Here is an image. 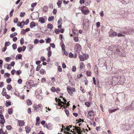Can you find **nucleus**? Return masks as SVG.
Returning a JSON list of instances; mask_svg holds the SVG:
<instances>
[{"instance_id": "f257e3e1", "label": "nucleus", "mask_w": 134, "mask_h": 134, "mask_svg": "<svg viewBox=\"0 0 134 134\" xmlns=\"http://www.w3.org/2000/svg\"><path fill=\"white\" fill-rule=\"evenodd\" d=\"M132 102L131 104L129 105L126 106L124 110L125 112L126 113H128L130 110H134V104Z\"/></svg>"}, {"instance_id": "f03ea898", "label": "nucleus", "mask_w": 134, "mask_h": 134, "mask_svg": "<svg viewBox=\"0 0 134 134\" xmlns=\"http://www.w3.org/2000/svg\"><path fill=\"white\" fill-rule=\"evenodd\" d=\"M73 127L74 129H73V130H74V129L77 132V133H81L83 131L84 133H86V132H87L88 130L87 129H86L85 131V130L83 129V130H81L80 128L79 127H77L76 126H73Z\"/></svg>"}, {"instance_id": "7ed1b4c3", "label": "nucleus", "mask_w": 134, "mask_h": 134, "mask_svg": "<svg viewBox=\"0 0 134 134\" xmlns=\"http://www.w3.org/2000/svg\"><path fill=\"white\" fill-rule=\"evenodd\" d=\"M120 127L124 131L130 129V127L129 125L121 124L120 125Z\"/></svg>"}, {"instance_id": "20e7f679", "label": "nucleus", "mask_w": 134, "mask_h": 134, "mask_svg": "<svg viewBox=\"0 0 134 134\" xmlns=\"http://www.w3.org/2000/svg\"><path fill=\"white\" fill-rule=\"evenodd\" d=\"M69 87L67 88V91L69 94L70 95H71L72 94L73 92H74L75 90L74 88Z\"/></svg>"}, {"instance_id": "39448f33", "label": "nucleus", "mask_w": 134, "mask_h": 134, "mask_svg": "<svg viewBox=\"0 0 134 134\" xmlns=\"http://www.w3.org/2000/svg\"><path fill=\"white\" fill-rule=\"evenodd\" d=\"M81 45L78 43H77L75 46V50L79 52L81 49Z\"/></svg>"}, {"instance_id": "423d86ee", "label": "nucleus", "mask_w": 134, "mask_h": 134, "mask_svg": "<svg viewBox=\"0 0 134 134\" xmlns=\"http://www.w3.org/2000/svg\"><path fill=\"white\" fill-rule=\"evenodd\" d=\"M133 32H134L133 29L130 28L127 30V33L130 34H132Z\"/></svg>"}, {"instance_id": "0eeeda50", "label": "nucleus", "mask_w": 134, "mask_h": 134, "mask_svg": "<svg viewBox=\"0 0 134 134\" xmlns=\"http://www.w3.org/2000/svg\"><path fill=\"white\" fill-rule=\"evenodd\" d=\"M25 24V21H23L21 23H19V25L17 24V26L18 27H20L21 28H22Z\"/></svg>"}, {"instance_id": "6e6552de", "label": "nucleus", "mask_w": 134, "mask_h": 134, "mask_svg": "<svg viewBox=\"0 0 134 134\" xmlns=\"http://www.w3.org/2000/svg\"><path fill=\"white\" fill-rule=\"evenodd\" d=\"M72 126L69 125L66 128L65 130V131L64 132L65 133H69V132H67L66 131H70V128H72Z\"/></svg>"}, {"instance_id": "1a4fd4ad", "label": "nucleus", "mask_w": 134, "mask_h": 134, "mask_svg": "<svg viewBox=\"0 0 134 134\" xmlns=\"http://www.w3.org/2000/svg\"><path fill=\"white\" fill-rule=\"evenodd\" d=\"M59 105L61 107H63L65 108H67V106H66V105H64L62 104H63L64 105H65L64 102L61 101L60 103H59Z\"/></svg>"}, {"instance_id": "9d476101", "label": "nucleus", "mask_w": 134, "mask_h": 134, "mask_svg": "<svg viewBox=\"0 0 134 134\" xmlns=\"http://www.w3.org/2000/svg\"><path fill=\"white\" fill-rule=\"evenodd\" d=\"M46 127L49 130H51L53 127L51 123H49L46 125Z\"/></svg>"}, {"instance_id": "9b49d317", "label": "nucleus", "mask_w": 134, "mask_h": 134, "mask_svg": "<svg viewBox=\"0 0 134 134\" xmlns=\"http://www.w3.org/2000/svg\"><path fill=\"white\" fill-rule=\"evenodd\" d=\"M39 21L42 24H43L45 22L44 19L43 17H40L39 18Z\"/></svg>"}, {"instance_id": "f8f14e48", "label": "nucleus", "mask_w": 134, "mask_h": 134, "mask_svg": "<svg viewBox=\"0 0 134 134\" xmlns=\"http://www.w3.org/2000/svg\"><path fill=\"white\" fill-rule=\"evenodd\" d=\"M18 121L19 126H22L24 125V122L23 121L18 120Z\"/></svg>"}, {"instance_id": "ddd939ff", "label": "nucleus", "mask_w": 134, "mask_h": 134, "mask_svg": "<svg viewBox=\"0 0 134 134\" xmlns=\"http://www.w3.org/2000/svg\"><path fill=\"white\" fill-rule=\"evenodd\" d=\"M62 0H59L57 3V4L58 6V7L60 8L61 7V4L62 3Z\"/></svg>"}, {"instance_id": "4468645a", "label": "nucleus", "mask_w": 134, "mask_h": 134, "mask_svg": "<svg viewBox=\"0 0 134 134\" xmlns=\"http://www.w3.org/2000/svg\"><path fill=\"white\" fill-rule=\"evenodd\" d=\"M85 15H86L88 14L89 11L88 9L84 10L81 11Z\"/></svg>"}, {"instance_id": "2eb2a0df", "label": "nucleus", "mask_w": 134, "mask_h": 134, "mask_svg": "<svg viewBox=\"0 0 134 134\" xmlns=\"http://www.w3.org/2000/svg\"><path fill=\"white\" fill-rule=\"evenodd\" d=\"M25 130L27 133H29L31 130V128L30 127L26 126L25 127Z\"/></svg>"}, {"instance_id": "dca6fc26", "label": "nucleus", "mask_w": 134, "mask_h": 134, "mask_svg": "<svg viewBox=\"0 0 134 134\" xmlns=\"http://www.w3.org/2000/svg\"><path fill=\"white\" fill-rule=\"evenodd\" d=\"M113 45L110 46L108 48L109 49L113 52H115V51L113 50Z\"/></svg>"}, {"instance_id": "f3484780", "label": "nucleus", "mask_w": 134, "mask_h": 134, "mask_svg": "<svg viewBox=\"0 0 134 134\" xmlns=\"http://www.w3.org/2000/svg\"><path fill=\"white\" fill-rule=\"evenodd\" d=\"M1 118V119L0 120V124H4L5 121L4 118Z\"/></svg>"}, {"instance_id": "a211bd4d", "label": "nucleus", "mask_w": 134, "mask_h": 134, "mask_svg": "<svg viewBox=\"0 0 134 134\" xmlns=\"http://www.w3.org/2000/svg\"><path fill=\"white\" fill-rule=\"evenodd\" d=\"M10 74L7 72H5L4 75V77L5 78L9 77L10 76Z\"/></svg>"}, {"instance_id": "6ab92c4d", "label": "nucleus", "mask_w": 134, "mask_h": 134, "mask_svg": "<svg viewBox=\"0 0 134 134\" xmlns=\"http://www.w3.org/2000/svg\"><path fill=\"white\" fill-rule=\"evenodd\" d=\"M35 22H32L30 24V26L31 28H32L35 27Z\"/></svg>"}, {"instance_id": "aec40b11", "label": "nucleus", "mask_w": 134, "mask_h": 134, "mask_svg": "<svg viewBox=\"0 0 134 134\" xmlns=\"http://www.w3.org/2000/svg\"><path fill=\"white\" fill-rule=\"evenodd\" d=\"M53 26L51 24H49L47 25V27L48 29H49L50 30L52 29Z\"/></svg>"}, {"instance_id": "412c9836", "label": "nucleus", "mask_w": 134, "mask_h": 134, "mask_svg": "<svg viewBox=\"0 0 134 134\" xmlns=\"http://www.w3.org/2000/svg\"><path fill=\"white\" fill-rule=\"evenodd\" d=\"M85 64L84 63L82 62H81L80 63V68L81 69L84 68Z\"/></svg>"}, {"instance_id": "4be33fe9", "label": "nucleus", "mask_w": 134, "mask_h": 134, "mask_svg": "<svg viewBox=\"0 0 134 134\" xmlns=\"http://www.w3.org/2000/svg\"><path fill=\"white\" fill-rule=\"evenodd\" d=\"M26 102L27 105H31L32 103L31 101L30 100L28 99L26 100Z\"/></svg>"}, {"instance_id": "5701e85b", "label": "nucleus", "mask_w": 134, "mask_h": 134, "mask_svg": "<svg viewBox=\"0 0 134 134\" xmlns=\"http://www.w3.org/2000/svg\"><path fill=\"white\" fill-rule=\"evenodd\" d=\"M40 72L42 74H46L45 70L42 69L40 70Z\"/></svg>"}, {"instance_id": "b1692460", "label": "nucleus", "mask_w": 134, "mask_h": 134, "mask_svg": "<svg viewBox=\"0 0 134 134\" xmlns=\"http://www.w3.org/2000/svg\"><path fill=\"white\" fill-rule=\"evenodd\" d=\"M28 47L29 48V51H30L33 48V46L32 44H29L28 45Z\"/></svg>"}, {"instance_id": "393cba45", "label": "nucleus", "mask_w": 134, "mask_h": 134, "mask_svg": "<svg viewBox=\"0 0 134 134\" xmlns=\"http://www.w3.org/2000/svg\"><path fill=\"white\" fill-rule=\"evenodd\" d=\"M11 102H10L6 101L5 103L6 107H8L11 105Z\"/></svg>"}, {"instance_id": "a878e982", "label": "nucleus", "mask_w": 134, "mask_h": 134, "mask_svg": "<svg viewBox=\"0 0 134 134\" xmlns=\"http://www.w3.org/2000/svg\"><path fill=\"white\" fill-rule=\"evenodd\" d=\"M119 46L118 45H113V50H114L115 51V52H116V51L117 49H118L119 48Z\"/></svg>"}, {"instance_id": "bb28decb", "label": "nucleus", "mask_w": 134, "mask_h": 134, "mask_svg": "<svg viewBox=\"0 0 134 134\" xmlns=\"http://www.w3.org/2000/svg\"><path fill=\"white\" fill-rule=\"evenodd\" d=\"M117 70H118L117 71H116V72H115V74H120L122 71L121 70V69H118Z\"/></svg>"}, {"instance_id": "cd10ccee", "label": "nucleus", "mask_w": 134, "mask_h": 134, "mask_svg": "<svg viewBox=\"0 0 134 134\" xmlns=\"http://www.w3.org/2000/svg\"><path fill=\"white\" fill-rule=\"evenodd\" d=\"M13 49V50H15L17 48V45L16 43L13 44L12 45Z\"/></svg>"}, {"instance_id": "c85d7f7f", "label": "nucleus", "mask_w": 134, "mask_h": 134, "mask_svg": "<svg viewBox=\"0 0 134 134\" xmlns=\"http://www.w3.org/2000/svg\"><path fill=\"white\" fill-rule=\"evenodd\" d=\"M117 33L115 32H113L112 34H111V35H110V36H111V37H114L115 36H116L117 35Z\"/></svg>"}, {"instance_id": "c756f323", "label": "nucleus", "mask_w": 134, "mask_h": 134, "mask_svg": "<svg viewBox=\"0 0 134 134\" xmlns=\"http://www.w3.org/2000/svg\"><path fill=\"white\" fill-rule=\"evenodd\" d=\"M42 66V65L39 64L38 65L36 68V70L37 71H38L40 70V69L41 68Z\"/></svg>"}, {"instance_id": "7c9ffc66", "label": "nucleus", "mask_w": 134, "mask_h": 134, "mask_svg": "<svg viewBox=\"0 0 134 134\" xmlns=\"http://www.w3.org/2000/svg\"><path fill=\"white\" fill-rule=\"evenodd\" d=\"M10 44V43L9 42H6L5 43V46L7 47L9 46Z\"/></svg>"}, {"instance_id": "2f4dec72", "label": "nucleus", "mask_w": 134, "mask_h": 134, "mask_svg": "<svg viewBox=\"0 0 134 134\" xmlns=\"http://www.w3.org/2000/svg\"><path fill=\"white\" fill-rule=\"evenodd\" d=\"M43 10L45 12H47L48 10V7L47 6H44L43 8Z\"/></svg>"}, {"instance_id": "473e14b6", "label": "nucleus", "mask_w": 134, "mask_h": 134, "mask_svg": "<svg viewBox=\"0 0 134 134\" xmlns=\"http://www.w3.org/2000/svg\"><path fill=\"white\" fill-rule=\"evenodd\" d=\"M94 112L93 111H89L88 113V116H91L94 115Z\"/></svg>"}, {"instance_id": "72a5a7b5", "label": "nucleus", "mask_w": 134, "mask_h": 134, "mask_svg": "<svg viewBox=\"0 0 134 134\" xmlns=\"http://www.w3.org/2000/svg\"><path fill=\"white\" fill-rule=\"evenodd\" d=\"M85 104L87 107H89L90 106V103L89 102H85Z\"/></svg>"}, {"instance_id": "f704fd0d", "label": "nucleus", "mask_w": 134, "mask_h": 134, "mask_svg": "<svg viewBox=\"0 0 134 134\" xmlns=\"http://www.w3.org/2000/svg\"><path fill=\"white\" fill-rule=\"evenodd\" d=\"M42 105L40 104H38L37 105L36 104V108L37 109V110H38L39 109H41V107Z\"/></svg>"}, {"instance_id": "c9c22d12", "label": "nucleus", "mask_w": 134, "mask_h": 134, "mask_svg": "<svg viewBox=\"0 0 134 134\" xmlns=\"http://www.w3.org/2000/svg\"><path fill=\"white\" fill-rule=\"evenodd\" d=\"M54 16H52L51 17H49L48 18V20L49 21H50L52 20L53 19H54Z\"/></svg>"}, {"instance_id": "e433bc0d", "label": "nucleus", "mask_w": 134, "mask_h": 134, "mask_svg": "<svg viewBox=\"0 0 134 134\" xmlns=\"http://www.w3.org/2000/svg\"><path fill=\"white\" fill-rule=\"evenodd\" d=\"M22 55L21 54H19L17 55L16 57H18V58L19 59H22Z\"/></svg>"}, {"instance_id": "4c0bfd02", "label": "nucleus", "mask_w": 134, "mask_h": 134, "mask_svg": "<svg viewBox=\"0 0 134 134\" xmlns=\"http://www.w3.org/2000/svg\"><path fill=\"white\" fill-rule=\"evenodd\" d=\"M12 88V86L10 85H8L7 86V89L9 91Z\"/></svg>"}, {"instance_id": "58836bf2", "label": "nucleus", "mask_w": 134, "mask_h": 134, "mask_svg": "<svg viewBox=\"0 0 134 134\" xmlns=\"http://www.w3.org/2000/svg\"><path fill=\"white\" fill-rule=\"evenodd\" d=\"M13 109L12 108H10L8 110V113L10 114H11L13 113Z\"/></svg>"}, {"instance_id": "ea45409f", "label": "nucleus", "mask_w": 134, "mask_h": 134, "mask_svg": "<svg viewBox=\"0 0 134 134\" xmlns=\"http://www.w3.org/2000/svg\"><path fill=\"white\" fill-rule=\"evenodd\" d=\"M51 39L49 38H48L47 39L46 41V43H49L51 42Z\"/></svg>"}, {"instance_id": "a19ab883", "label": "nucleus", "mask_w": 134, "mask_h": 134, "mask_svg": "<svg viewBox=\"0 0 134 134\" xmlns=\"http://www.w3.org/2000/svg\"><path fill=\"white\" fill-rule=\"evenodd\" d=\"M76 121H77V123H80V122H84V120L83 119L82 120L81 119H79V120H76Z\"/></svg>"}, {"instance_id": "79ce46f5", "label": "nucleus", "mask_w": 134, "mask_h": 134, "mask_svg": "<svg viewBox=\"0 0 134 134\" xmlns=\"http://www.w3.org/2000/svg\"><path fill=\"white\" fill-rule=\"evenodd\" d=\"M65 46L64 44V43L62 44L61 45V48L62 50L63 51H65Z\"/></svg>"}, {"instance_id": "37998d69", "label": "nucleus", "mask_w": 134, "mask_h": 134, "mask_svg": "<svg viewBox=\"0 0 134 134\" xmlns=\"http://www.w3.org/2000/svg\"><path fill=\"white\" fill-rule=\"evenodd\" d=\"M119 48H118V54L120 53H120H121V51H122V49L121 48V47L120 46H119Z\"/></svg>"}, {"instance_id": "c03bdc74", "label": "nucleus", "mask_w": 134, "mask_h": 134, "mask_svg": "<svg viewBox=\"0 0 134 134\" xmlns=\"http://www.w3.org/2000/svg\"><path fill=\"white\" fill-rule=\"evenodd\" d=\"M79 58L80 59L81 61H83L84 60V58L82 55H80L79 56Z\"/></svg>"}, {"instance_id": "a18cd8bd", "label": "nucleus", "mask_w": 134, "mask_h": 134, "mask_svg": "<svg viewBox=\"0 0 134 134\" xmlns=\"http://www.w3.org/2000/svg\"><path fill=\"white\" fill-rule=\"evenodd\" d=\"M20 43L21 45L23 44L24 43V40L23 38H22L20 40Z\"/></svg>"}, {"instance_id": "49530a36", "label": "nucleus", "mask_w": 134, "mask_h": 134, "mask_svg": "<svg viewBox=\"0 0 134 134\" xmlns=\"http://www.w3.org/2000/svg\"><path fill=\"white\" fill-rule=\"evenodd\" d=\"M25 14V12H21L20 15V16L21 17H23Z\"/></svg>"}, {"instance_id": "de8ad7c7", "label": "nucleus", "mask_w": 134, "mask_h": 134, "mask_svg": "<svg viewBox=\"0 0 134 134\" xmlns=\"http://www.w3.org/2000/svg\"><path fill=\"white\" fill-rule=\"evenodd\" d=\"M3 61L1 60H0V69H1L3 65Z\"/></svg>"}, {"instance_id": "09e8293b", "label": "nucleus", "mask_w": 134, "mask_h": 134, "mask_svg": "<svg viewBox=\"0 0 134 134\" xmlns=\"http://www.w3.org/2000/svg\"><path fill=\"white\" fill-rule=\"evenodd\" d=\"M12 80L10 78H9L6 80V81L7 83H9Z\"/></svg>"}, {"instance_id": "8fccbe9b", "label": "nucleus", "mask_w": 134, "mask_h": 134, "mask_svg": "<svg viewBox=\"0 0 134 134\" xmlns=\"http://www.w3.org/2000/svg\"><path fill=\"white\" fill-rule=\"evenodd\" d=\"M6 128L7 130H10L11 129L12 127L10 125H7L6 126Z\"/></svg>"}, {"instance_id": "3c124183", "label": "nucleus", "mask_w": 134, "mask_h": 134, "mask_svg": "<svg viewBox=\"0 0 134 134\" xmlns=\"http://www.w3.org/2000/svg\"><path fill=\"white\" fill-rule=\"evenodd\" d=\"M17 50L18 52L20 53L21 51H22V48L21 47H18L17 49Z\"/></svg>"}, {"instance_id": "603ef678", "label": "nucleus", "mask_w": 134, "mask_h": 134, "mask_svg": "<svg viewBox=\"0 0 134 134\" xmlns=\"http://www.w3.org/2000/svg\"><path fill=\"white\" fill-rule=\"evenodd\" d=\"M91 72L90 71H86V74L88 76H91Z\"/></svg>"}, {"instance_id": "864d4df0", "label": "nucleus", "mask_w": 134, "mask_h": 134, "mask_svg": "<svg viewBox=\"0 0 134 134\" xmlns=\"http://www.w3.org/2000/svg\"><path fill=\"white\" fill-rule=\"evenodd\" d=\"M14 11V9H12V10H11V11H10V14H9L10 17H11L12 16L13 13V12Z\"/></svg>"}, {"instance_id": "5fc2aeb1", "label": "nucleus", "mask_w": 134, "mask_h": 134, "mask_svg": "<svg viewBox=\"0 0 134 134\" xmlns=\"http://www.w3.org/2000/svg\"><path fill=\"white\" fill-rule=\"evenodd\" d=\"M51 90L53 92H54L55 91V88L54 87H52L51 89Z\"/></svg>"}, {"instance_id": "6e6d98bb", "label": "nucleus", "mask_w": 134, "mask_h": 134, "mask_svg": "<svg viewBox=\"0 0 134 134\" xmlns=\"http://www.w3.org/2000/svg\"><path fill=\"white\" fill-rule=\"evenodd\" d=\"M16 74L18 75H20L21 73V71L20 70H17L16 71Z\"/></svg>"}, {"instance_id": "4d7b16f0", "label": "nucleus", "mask_w": 134, "mask_h": 134, "mask_svg": "<svg viewBox=\"0 0 134 134\" xmlns=\"http://www.w3.org/2000/svg\"><path fill=\"white\" fill-rule=\"evenodd\" d=\"M21 33L23 35H25L26 34V32L25 30L23 29L21 31Z\"/></svg>"}, {"instance_id": "13d9d810", "label": "nucleus", "mask_w": 134, "mask_h": 134, "mask_svg": "<svg viewBox=\"0 0 134 134\" xmlns=\"http://www.w3.org/2000/svg\"><path fill=\"white\" fill-rule=\"evenodd\" d=\"M58 71L59 72H61L62 71V68L60 66H58Z\"/></svg>"}, {"instance_id": "bf43d9fd", "label": "nucleus", "mask_w": 134, "mask_h": 134, "mask_svg": "<svg viewBox=\"0 0 134 134\" xmlns=\"http://www.w3.org/2000/svg\"><path fill=\"white\" fill-rule=\"evenodd\" d=\"M117 110V109H113L109 110V111L110 112V113H112L115 111Z\"/></svg>"}, {"instance_id": "052dcab7", "label": "nucleus", "mask_w": 134, "mask_h": 134, "mask_svg": "<svg viewBox=\"0 0 134 134\" xmlns=\"http://www.w3.org/2000/svg\"><path fill=\"white\" fill-rule=\"evenodd\" d=\"M65 113L67 115V116L68 117L69 116V112L68 111V110H65Z\"/></svg>"}, {"instance_id": "680f3d73", "label": "nucleus", "mask_w": 134, "mask_h": 134, "mask_svg": "<svg viewBox=\"0 0 134 134\" xmlns=\"http://www.w3.org/2000/svg\"><path fill=\"white\" fill-rule=\"evenodd\" d=\"M51 47L53 48H55V46L54 43H51L50 44Z\"/></svg>"}, {"instance_id": "e2e57ef3", "label": "nucleus", "mask_w": 134, "mask_h": 134, "mask_svg": "<svg viewBox=\"0 0 134 134\" xmlns=\"http://www.w3.org/2000/svg\"><path fill=\"white\" fill-rule=\"evenodd\" d=\"M52 52L51 51H49L48 52V58H49L51 55Z\"/></svg>"}, {"instance_id": "0e129e2a", "label": "nucleus", "mask_w": 134, "mask_h": 134, "mask_svg": "<svg viewBox=\"0 0 134 134\" xmlns=\"http://www.w3.org/2000/svg\"><path fill=\"white\" fill-rule=\"evenodd\" d=\"M62 21V19L61 18H60L58 20V25H59V24H60L61 22Z\"/></svg>"}, {"instance_id": "69168bd1", "label": "nucleus", "mask_w": 134, "mask_h": 134, "mask_svg": "<svg viewBox=\"0 0 134 134\" xmlns=\"http://www.w3.org/2000/svg\"><path fill=\"white\" fill-rule=\"evenodd\" d=\"M37 4V3L36 2L32 3L31 4V6L32 7H34Z\"/></svg>"}, {"instance_id": "338daca9", "label": "nucleus", "mask_w": 134, "mask_h": 134, "mask_svg": "<svg viewBox=\"0 0 134 134\" xmlns=\"http://www.w3.org/2000/svg\"><path fill=\"white\" fill-rule=\"evenodd\" d=\"M10 60V58L9 57H7L5 59V61L7 62H9Z\"/></svg>"}, {"instance_id": "774afa93", "label": "nucleus", "mask_w": 134, "mask_h": 134, "mask_svg": "<svg viewBox=\"0 0 134 134\" xmlns=\"http://www.w3.org/2000/svg\"><path fill=\"white\" fill-rule=\"evenodd\" d=\"M56 34H58L60 32L59 30L58 29H56L54 30Z\"/></svg>"}]
</instances>
